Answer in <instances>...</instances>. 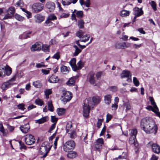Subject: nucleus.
I'll use <instances>...</instances> for the list:
<instances>
[{
  "label": "nucleus",
  "mask_w": 160,
  "mask_h": 160,
  "mask_svg": "<svg viewBox=\"0 0 160 160\" xmlns=\"http://www.w3.org/2000/svg\"><path fill=\"white\" fill-rule=\"evenodd\" d=\"M141 127L147 134L154 133L155 134L157 132L158 126L151 118H146L142 119L141 121Z\"/></svg>",
  "instance_id": "1"
},
{
  "label": "nucleus",
  "mask_w": 160,
  "mask_h": 160,
  "mask_svg": "<svg viewBox=\"0 0 160 160\" xmlns=\"http://www.w3.org/2000/svg\"><path fill=\"white\" fill-rule=\"evenodd\" d=\"M48 143L46 142H44L41 147L39 150V153L43 155L42 157L45 158L47 155L48 153L50 150L51 147L48 145Z\"/></svg>",
  "instance_id": "2"
},
{
  "label": "nucleus",
  "mask_w": 160,
  "mask_h": 160,
  "mask_svg": "<svg viewBox=\"0 0 160 160\" xmlns=\"http://www.w3.org/2000/svg\"><path fill=\"white\" fill-rule=\"evenodd\" d=\"M75 144L73 140H70L66 142L63 145V150L68 152L72 150L75 147Z\"/></svg>",
  "instance_id": "3"
},
{
  "label": "nucleus",
  "mask_w": 160,
  "mask_h": 160,
  "mask_svg": "<svg viewBox=\"0 0 160 160\" xmlns=\"http://www.w3.org/2000/svg\"><path fill=\"white\" fill-rule=\"evenodd\" d=\"M72 98V93L68 91H63L60 99L64 104L69 102Z\"/></svg>",
  "instance_id": "4"
},
{
  "label": "nucleus",
  "mask_w": 160,
  "mask_h": 160,
  "mask_svg": "<svg viewBox=\"0 0 160 160\" xmlns=\"http://www.w3.org/2000/svg\"><path fill=\"white\" fill-rule=\"evenodd\" d=\"M88 102V104L84 103L83 105V117L86 118L88 117L90 112V107L93 104L91 102H89V100H87Z\"/></svg>",
  "instance_id": "5"
},
{
  "label": "nucleus",
  "mask_w": 160,
  "mask_h": 160,
  "mask_svg": "<svg viewBox=\"0 0 160 160\" xmlns=\"http://www.w3.org/2000/svg\"><path fill=\"white\" fill-rule=\"evenodd\" d=\"M77 36L79 37L80 39L81 42H86L88 41L90 38V36L89 35H84L83 32L81 30H79L76 33Z\"/></svg>",
  "instance_id": "6"
},
{
  "label": "nucleus",
  "mask_w": 160,
  "mask_h": 160,
  "mask_svg": "<svg viewBox=\"0 0 160 160\" xmlns=\"http://www.w3.org/2000/svg\"><path fill=\"white\" fill-rule=\"evenodd\" d=\"M44 7L43 4L41 3H35L32 6V12L35 13H37L41 11Z\"/></svg>",
  "instance_id": "7"
},
{
  "label": "nucleus",
  "mask_w": 160,
  "mask_h": 160,
  "mask_svg": "<svg viewBox=\"0 0 160 160\" xmlns=\"http://www.w3.org/2000/svg\"><path fill=\"white\" fill-rule=\"evenodd\" d=\"M137 134V130L135 129H132L131 132V137H130L129 140V143L131 144H133L136 147H137L138 146V143L135 142L136 136Z\"/></svg>",
  "instance_id": "8"
},
{
  "label": "nucleus",
  "mask_w": 160,
  "mask_h": 160,
  "mask_svg": "<svg viewBox=\"0 0 160 160\" xmlns=\"http://www.w3.org/2000/svg\"><path fill=\"white\" fill-rule=\"evenodd\" d=\"M15 77H13L8 81L4 82L2 85V90H5L10 87L13 85V82L15 81Z\"/></svg>",
  "instance_id": "9"
},
{
  "label": "nucleus",
  "mask_w": 160,
  "mask_h": 160,
  "mask_svg": "<svg viewBox=\"0 0 160 160\" xmlns=\"http://www.w3.org/2000/svg\"><path fill=\"white\" fill-rule=\"evenodd\" d=\"M149 100L151 102V104L153 106V108L151 106L148 105L146 107V109L148 110H151L154 112H155L157 110H158V108L156 105L154 100L152 97H149Z\"/></svg>",
  "instance_id": "10"
},
{
  "label": "nucleus",
  "mask_w": 160,
  "mask_h": 160,
  "mask_svg": "<svg viewBox=\"0 0 160 160\" xmlns=\"http://www.w3.org/2000/svg\"><path fill=\"white\" fill-rule=\"evenodd\" d=\"M131 76L130 72L127 70L123 71L121 74V78H127V81L128 82H130L132 81Z\"/></svg>",
  "instance_id": "11"
},
{
  "label": "nucleus",
  "mask_w": 160,
  "mask_h": 160,
  "mask_svg": "<svg viewBox=\"0 0 160 160\" xmlns=\"http://www.w3.org/2000/svg\"><path fill=\"white\" fill-rule=\"evenodd\" d=\"M25 141L27 144L31 145L35 142V139L33 136L29 134L27 135V137L25 138Z\"/></svg>",
  "instance_id": "12"
},
{
  "label": "nucleus",
  "mask_w": 160,
  "mask_h": 160,
  "mask_svg": "<svg viewBox=\"0 0 160 160\" xmlns=\"http://www.w3.org/2000/svg\"><path fill=\"white\" fill-rule=\"evenodd\" d=\"M131 44L128 42H118L116 44V47L119 49H124L130 47Z\"/></svg>",
  "instance_id": "13"
},
{
  "label": "nucleus",
  "mask_w": 160,
  "mask_h": 160,
  "mask_svg": "<svg viewBox=\"0 0 160 160\" xmlns=\"http://www.w3.org/2000/svg\"><path fill=\"white\" fill-rule=\"evenodd\" d=\"M79 76L78 75L71 77L67 82V84L69 86H74L75 84V80Z\"/></svg>",
  "instance_id": "14"
},
{
  "label": "nucleus",
  "mask_w": 160,
  "mask_h": 160,
  "mask_svg": "<svg viewBox=\"0 0 160 160\" xmlns=\"http://www.w3.org/2000/svg\"><path fill=\"white\" fill-rule=\"evenodd\" d=\"M103 143V139L102 138H99L97 139L96 144L95 145V148L98 150L102 149V145Z\"/></svg>",
  "instance_id": "15"
},
{
  "label": "nucleus",
  "mask_w": 160,
  "mask_h": 160,
  "mask_svg": "<svg viewBox=\"0 0 160 160\" xmlns=\"http://www.w3.org/2000/svg\"><path fill=\"white\" fill-rule=\"evenodd\" d=\"M46 6L50 12H52L54 11L55 8L54 3L52 2H47Z\"/></svg>",
  "instance_id": "16"
},
{
  "label": "nucleus",
  "mask_w": 160,
  "mask_h": 160,
  "mask_svg": "<svg viewBox=\"0 0 160 160\" xmlns=\"http://www.w3.org/2000/svg\"><path fill=\"white\" fill-rule=\"evenodd\" d=\"M133 14L135 16L138 17L143 14V12L142 8L139 9L138 7H136L133 9Z\"/></svg>",
  "instance_id": "17"
},
{
  "label": "nucleus",
  "mask_w": 160,
  "mask_h": 160,
  "mask_svg": "<svg viewBox=\"0 0 160 160\" xmlns=\"http://www.w3.org/2000/svg\"><path fill=\"white\" fill-rule=\"evenodd\" d=\"M42 44L39 42H36L32 45L31 48L32 51L34 52L36 51H39L41 49Z\"/></svg>",
  "instance_id": "18"
},
{
  "label": "nucleus",
  "mask_w": 160,
  "mask_h": 160,
  "mask_svg": "<svg viewBox=\"0 0 160 160\" xmlns=\"http://www.w3.org/2000/svg\"><path fill=\"white\" fill-rule=\"evenodd\" d=\"M89 81L91 84L94 85L95 84L96 81L94 77V73L92 71L90 72L88 74Z\"/></svg>",
  "instance_id": "19"
},
{
  "label": "nucleus",
  "mask_w": 160,
  "mask_h": 160,
  "mask_svg": "<svg viewBox=\"0 0 160 160\" xmlns=\"http://www.w3.org/2000/svg\"><path fill=\"white\" fill-rule=\"evenodd\" d=\"M151 147L153 152L158 154L160 153V147L158 144L153 143Z\"/></svg>",
  "instance_id": "20"
},
{
  "label": "nucleus",
  "mask_w": 160,
  "mask_h": 160,
  "mask_svg": "<svg viewBox=\"0 0 160 160\" xmlns=\"http://www.w3.org/2000/svg\"><path fill=\"white\" fill-rule=\"evenodd\" d=\"M20 128L21 131L23 133H26L29 131L30 127L29 124L28 123H27L24 125L21 126Z\"/></svg>",
  "instance_id": "21"
},
{
  "label": "nucleus",
  "mask_w": 160,
  "mask_h": 160,
  "mask_svg": "<svg viewBox=\"0 0 160 160\" xmlns=\"http://www.w3.org/2000/svg\"><path fill=\"white\" fill-rule=\"evenodd\" d=\"M35 20L36 22L40 23L44 19V17L40 14H37L35 16Z\"/></svg>",
  "instance_id": "22"
},
{
  "label": "nucleus",
  "mask_w": 160,
  "mask_h": 160,
  "mask_svg": "<svg viewBox=\"0 0 160 160\" xmlns=\"http://www.w3.org/2000/svg\"><path fill=\"white\" fill-rule=\"evenodd\" d=\"M76 59L75 58L72 59L69 62V64L73 71H75L77 70V66L76 63Z\"/></svg>",
  "instance_id": "23"
},
{
  "label": "nucleus",
  "mask_w": 160,
  "mask_h": 160,
  "mask_svg": "<svg viewBox=\"0 0 160 160\" xmlns=\"http://www.w3.org/2000/svg\"><path fill=\"white\" fill-rule=\"evenodd\" d=\"M112 95L111 94H107L104 97V100L106 104L109 105L111 103Z\"/></svg>",
  "instance_id": "24"
},
{
  "label": "nucleus",
  "mask_w": 160,
  "mask_h": 160,
  "mask_svg": "<svg viewBox=\"0 0 160 160\" xmlns=\"http://www.w3.org/2000/svg\"><path fill=\"white\" fill-rule=\"evenodd\" d=\"M101 99V98L99 96L93 97L92 98V100L93 105H96L100 103Z\"/></svg>",
  "instance_id": "25"
},
{
  "label": "nucleus",
  "mask_w": 160,
  "mask_h": 160,
  "mask_svg": "<svg viewBox=\"0 0 160 160\" xmlns=\"http://www.w3.org/2000/svg\"><path fill=\"white\" fill-rule=\"evenodd\" d=\"M32 33V31H29L28 32H24L23 34L20 35L19 38L20 39H26L28 38H30V37L29 35Z\"/></svg>",
  "instance_id": "26"
},
{
  "label": "nucleus",
  "mask_w": 160,
  "mask_h": 160,
  "mask_svg": "<svg viewBox=\"0 0 160 160\" xmlns=\"http://www.w3.org/2000/svg\"><path fill=\"white\" fill-rule=\"evenodd\" d=\"M59 80V79L57 76L52 75L48 81L50 83H54L57 82Z\"/></svg>",
  "instance_id": "27"
},
{
  "label": "nucleus",
  "mask_w": 160,
  "mask_h": 160,
  "mask_svg": "<svg viewBox=\"0 0 160 160\" xmlns=\"http://www.w3.org/2000/svg\"><path fill=\"white\" fill-rule=\"evenodd\" d=\"M79 3L82 6L83 5L87 7H90V0H87L85 2L84 0H79Z\"/></svg>",
  "instance_id": "28"
},
{
  "label": "nucleus",
  "mask_w": 160,
  "mask_h": 160,
  "mask_svg": "<svg viewBox=\"0 0 160 160\" xmlns=\"http://www.w3.org/2000/svg\"><path fill=\"white\" fill-rule=\"evenodd\" d=\"M70 69V68L69 67H67L64 65H62L60 67L61 72L63 74L66 73V72H68Z\"/></svg>",
  "instance_id": "29"
},
{
  "label": "nucleus",
  "mask_w": 160,
  "mask_h": 160,
  "mask_svg": "<svg viewBox=\"0 0 160 160\" xmlns=\"http://www.w3.org/2000/svg\"><path fill=\"white\" fill-rule=\"evenodd\" d=\"M4 75H6L7 76L9 75L12 72L11 68L8 66H7L4 67Z\"/></svg>",
  "instance_id": "30"
},
{
  "label": "nucleus",
  "mask_w": 160,
  "mask_h": 160,
  "mask_svg": "<svg viewBox=\"0 0 160 160\" xmlns=\"http://www.w3.org/2000/svg\"><path fill=\"white\" fill-rule=\"evenodd\" d=\"M130 11L125 10H123L120 12V14L122 17H125L129 15Z\"/></svg>",
  "instance_id": "31"
},
{
  "label": "nucleus",
  "mask_w": 160,
  "mask_h": 160,
  "mask_svg": "<svg viewBox=\"0 0 160 160\" xmlns=\"http://www.w3.org/2000/svg\"><path fill=\"white\" fill-rule=\"evenodd\" d=\"M47 119V117H43L40 119L35 120V122L36 123L41 124L46 122L48 120Z\"/></svg>",
  "instance_id": "32"
},
{
  "label": "nucleus",
  "mask_w": 160,
  "mask_h": 160,
  "mask_svg": "<svg viewBox=\"0 0 160 160\" xmlns=\"http://www.w3.org/2000/svg\"><path fill=\"white\" fill-rule=\"evenodd\" d=\"M15 12V8L13 7H10L7 11V12L13 16Z\"/></svg>",
  "instance_id": "33"
},
{
  "label": "nucleus",
  "mask_w": 160,
  "mask_h": 160,
  "mask_svg": "<svg viewBox=\"0 0 160 160\" xmlns=\"http://www.w3.org/2000/svg\"><path fill=\"white\" fill-rule=\"evenodd\" d=\"M77 156V154L75 152L73 151L68 153L67 154V157L70 158H75Z\"/></svg>",
  "instance_id": "34"
},
{
  "label": "nucleus",
  "mask_w": 160,
  "mask_h": 160,
  "mask_svg": "<svg viewBox=\"0 0 160 160\" xmlns=\"http://www.w3.org/2000/svg\"><path fill=\"white\" fill-rule=\"evenodd\" d=\"M73 47L75 49V51L73 53V55L74 56H77L81 52L82 50L79 49L76 45H74Z\"/></svg>",
  "instance_id": "35"
},
{
  "label": "nucleus",
  "mask_w": 160,
  "mask_h": 160,
  "mask_svg": "<svg viewBox=\"0 0 160 160\" xmlns=\"http://www.w3.org/2000/svg\"><path fill=\"white\" fill-rule=\"evenodd\" d=\"M33 85L36 88H40L42 86V84L39 80H37L33 82Z\"/></svg>",
  "instance_id": "36"
},
{
  "label": "nucleus",
  "mask_w": 160,
  "mask_h": 160,
  "mask_svg": "<svg viewBox=\"0 0 160 160\" xmlns=\"http://www.w3.org/2000/svg\"><path fill=\"white\" fill-rule=\"evenodd\" d=\"M34 103L36 105L40 106H41L44 104V102L42 100L39 98H38L37 99H36Z\"/></svg>",
  "instance_id": "37"
},
{
  "label": "nucleus",
  "mask_w": 160,
  "mask_h": 160,
  "mask_svg": "<svg viewBox=\"0 0 160 160\" xmlns=\"http://www.w3.org/2000/svg\"><path fill=\"white\" fill-rule=\"evenodd\" d=\"M65 109L63 108H59L57 110V113L59 116L63 115L65 113Z\"/></svg>",
  "instance_id": "38"
},
{
  "label": "nucleus",
  "mask_w": 160,
  "mask_h": 160,
  "mask_svg": "<svg viewBox=\"0 0 160 160\" xmlns=\"http://www.w3.org/2000/svg\"><path fill=\"white\" fill-rule=\"evenodd\" d=\"M48 110L51 112H53L54 110V107L53 106L52 102L49 101L48 102Z\"/></svg>",
  "instance_id": "39"
},
{
  "label": "nucleus",
  "mask_w": 160,
  "mask_h": 160,
  "mask_svg": "<svg viewBox=\"0 0 160 160\" xmlns=\"http://www.w3.org/2000/svg\"><path fill=\"white\" fill-rule=\"evenodd\" d=\"M21 9H22V11L25 12L26 13L25 14L28 18H29L31 17V13L30 12L28 11L24 8H21Z\"/></svg>",
  "instance_id": "40"
},
{
  "label": "nucleus",
  "mask_w": 160,
  "mask_h": 160,
  "mask_svg": "<svg viewBox=\"0 0 160 160\" xmlns=\"http://www.w3.org/2000/svg\"><path fill=\"white\" fill-rule=\"evenodd\" d=\"M44 92L45 95L46 96V98L47 99H48L49 98V96L52 93V91L51 89H46Z\"/></svg>",
  "instance_id": "41"
},
{
  "label": "nucleus",
  "mask_w": 160,
  "mask_h": 160,
  "mask_svg": "<svg viewBox=\"0 0 160 160\" xmlns=\"http://www.w3.org/2000/svg\"><path fill=\"white\" fill-rule=\"evenodd\" d=\"M84 22L82 19H80L78 21V26L79 28H84Z\"/></svg>",
  "instance_id": "42"
},
{
  "label": "nucleus",
  "mask_w": 160,
  "mask_h": 160,
  "mask_svg": "<svg viewBox=\"0 0 160 160\" xmlns=\"http://www.w3.org/2000/svg\"><path fill=\"white\" fill-rule=\"evenodd\" d=\"M15 18L20 21H22L23 20L24 18L20 15L16 14L15 15Z\"/></svg>",
  "instance_id": "43"
},
{
  "label": "nucleus",
  "mask_w": 160,
  "mask_h": 160,
  "mask_svg": "<svg viewBox=\"0 0 160 160\" xmlns=\"http://www.w3.org/2000/svg\"><path fill=\"white\" fill-rule=\"evenodd\" d=\"M47 18L51 21H53L56 20L57 18L56 16H55L54 14H51L48 16Z\"/></svg>",
  "instance_id": "44"
},
{
  "label": "nucleus",
  "mask_w": 160,
  "mask_h": 160,
  "mask_svg": "<svg viewBox=\"0 0 160 160\" xmlns=\"http://www.w3.org/2000/svg\"><path fill=\"white\" fill-rule=\"evenodd\" d=\"M150 5H151L152 8L153 10L154 11H156L157 10V5L156 3L154 1H152L150 3Z\"/></svg>",
  "instance_id": "45"
},
{
  "label": "nucleus",
  "mask_w": 160,
  "mask_h": 160,
  "mask_svg": "<svg viewBox=\"0 0 160 160\" xmlns=\"http://www.w3.org/2000/svg\"><path fill=\"white\" fill-rule=\"evenodd\" d=\"M47 18V19L44 22V26H50L52 25L53 22Z\"/></svg>",
  "instance_id": "46"
},
{
  "label": "nucleus",
  "mask_w": 160,
  "mask_h": 160,
  "mask_svg": "<svg viewBox=\"0 0 160 160\" xmlns=\"http://www.w3.org/2000/svg\"><path fill=\"white\" fill-rule=\"evenodd\" d=\"M76 16L78 18H81L83 16V12L81 11H78L76 13Z\"/></svg>",
  "instance_id": "47"
},
{
  "label": "nucleus",
  "mask_w": 160,
  "mask_h": 160,
  "mask_svg": "<svg viewBox=\"0 0 160 160\" xmlns=\"http://www.w3.org/2000/svg\"><path fill=\"white\" fill-rule=\"evenodd\" d=\"M72 124L71 122H68L66 125V132L67 133H68L69 132L70 129L72 128Z\"/></svg>",
  "instance_id": "48"
},
{
  "label": "nucleus",
  "mask_w": 160,
  "mask_h": 160,
  "mask_svg": "<svg viewBox=\"0 0 160 160\" xmlns=\"http://www.w3.org/2000/svg\"><path fill=\"white\" fill-rule=\"evenodd\" d=\"M62 2L63 6L68 5L71 4L70 0H62Z\"/></svg>",
  "instance_id": "49"
},
{
  "label": "nucleus",
  "mask_w": 160,
  "mask_h": 160,
  "mask_svg": "<svg viewBox=\"0 0 160 160\" xmlns=\"http://www.w3.org/2000/svg\"><path fill=\"white\" fill-rule=\"evenodd\" d=\"M103 118L102 119H98V122L97 123V127L98 128H100L102 124V122L103 121Z\"/></svg>",
  "instance_id": "50"
},
{
  "label": "nucleus",
  "mask_w": 160,
  "mask_h": 160,
  "mask_svg": "<svg viewBox=\"0 0 160 160\" xmlns=\"http://www.w3.org/2000/svg\"><path fill=\"white\" fill-rule=\"evenodd\" d=\"M109 90L110 91L115 92L118 90V88L117 86H112L109 87Z\"/></svg>",
  "instance_id": "51"
},
{
  "label": "nucleus",
  "mask_w": 160,
  "mask_h": 160,
  "mask_svg": "<svg viewBox=\"0 0 160 160\" xmlns=\"http://www.w3.org/2000/svg\"><path fill=\"white\" fill-rule=\"evenodd\" d=\"M77 70L81 69V68L83 66V64L81 60H80L78 63Z\"/></svg>",
  "instance_id": "52"
},
{
  "label": "nucleus",
  "mask_w": 160,
  "mask_h": 160,
  "mask_svg": "<svg viewBox=\"0 0 160 160\" xmlns=\"http://www.w3.org/2000/svg\"><path fill=\"white\" fill-rule=\"evenodd\" d=\"M24 106L25 105L23 103L19 104L17 105L18 109L22 111H24L25 110Z\"/></svg>",
  "instance_id": "53"
},
{
  "label": "nucleus",
  "mask_w": 160,
  "mask_h": 160,
  "mask_svg": "<svg viewBox=\"0 0 160 160\" xmlns=\"http://www.w3.org/2000/svg\"><path fill=\"white\" fill-rule=\"evenodd\" d=\"M69 15V14L68 13H63L61 14L59 16V18L60 19L61 18H66L68 17Z\"/></svg>",
  "instance_id": "54"
},
{
  "label": "nucleus",
  "mask_w": 160,
  "mask_h": 160,
  "mask_svg": "<svg viewBox=\"0 0 160 160\" xmlns=\"http://www.w3.org/2000/svg\"><path fill=\"white\" fill-rule=\"evenodd\" d=\"M41 49L44 52L48 51L49 49V46L45 45H42V44Z\"/></svg>",
  "instance_id": "55"
},
{
  "label": "nucleus",
  "mask_w": 160,
  "mask_h": 160,
  "mask_svg": "<svg viewBox=\"0 0 160 160\" xmlns=\"http://www.w3.org/2000/svg\"><path fill=\"white\" fill-rule=\"evenodd\" d=\"M60 53L59 52H57L52 57V58L58 60L60 58Z\"/></svg>",
  "instance_id": "56"
},
{
  "label": "nucleus",
  "mask_w": 160,
  "mask_h": 160,
  "mask_svg": "<svg viewBox=\"0 0 160 160\" xmlns=\"http://www.w3.org/2000/svg\"><path fill=\"white\" fill-rule=\"evenodd\" d=\"M124 107L126 108V110H129L131 108V106L129 102H127L124 103Z\"/></svg>",
  "instance_id": "57"
},
{
  "label": "nucleus",
  "mask_w": 160,
  "mask_h": 160,
  "mask_svg": "<svg viewBox=\"0 0 160 160\" xmlns=\"http://www.w3.org/2000/svg\"><path fill=\"white\" fill-rule=\"evenodd\" d=\"M70 137L72 139L75 138L76 137V134L75 131L73 130L70 133Z\"/></svg>",
  "instance_id": "58"
},
{
  "label": "nucleus",
  "mask_w": 160,
  "mask_h": 160,
  "mask_svg": "<svg viewBox=\"0 0 160 160\" xmlns=\"http://www.w3.org/2000/svg\"><path fill=\"white\" fill-rule=\"evenodd\" d=\"M133 82L136 86L137 87L139 85V82L136 77L133 78Z\"/></svg>",
  "instance_id": "59"
},
{
  "label": "nucleus",
  "mask_w": 160,
  "mask_h": 160,
  "mask_svg": "<svg viewBox=\"0 0 160 160\" xmlns=\"http://www.w3.org/2000/svg\"><path fill=\"white\" fill-rule=\"evenodd\" d=\"M44 66L43 62H42L40 63H37L36 67L38 68H41Z\"/></svg>",
  "instance_id": "60"
},
{
  "label": "nucleus",
  "mask_w": 160,
  "mask_h": 160,
  "mask_svg": "<svg viewBox=\"0 0 160 160\" xmlns=\"http://www.w3.org/2000/svg\"><path fill=\"white\" fill-rule=\"evenodd\" d=\"M12 17V16L9 13H7L5 15L2 19L3 20L11 18Z\"/></svg>",
  "instance_id": "61"
},
{
  "label": "nucleus",
  "mask_w": 160,
  "mask_h": 160,
  "mask_svg": "<svg viewBox=\"0 0 160 160\" xmlns=\"http://www.w3.org/2000/svg\"><path fill=\"white\" fill-rule=\"evenodd\" d=\"M51 120L52 122L55 123V124H56V123L58 121V118H56L55 116H51Z\"/></svg>",
  "instance_id": "62"
},
{
  "label": "nucleus",
  "mask_w": 160,
  "mask_h": 160,
  "mask_svg": "<svg viewBox=\"0 0 160 160\" xmlns=\"http://www.w3.org/2000/svg\"><path fill=\"white\" fill-rule=\"evenodd\" d=\"M124 154L123 156L120 155L118 157L119 159H124L127 158V155L124 152H122V154Z\"/></svg>",
  "instance_id": "63"
},
{
  "label": "nucleus",
  "mask_w": 160,
  "mask_h": 160,
  "mask_svg": "<svg viewBox=\"0 0 160 160\" xmlns=\"http://www.w3.org/2000/svg\"><path fill=\"white\" fill-rule=\"evenodd\" d=\"M20 146V149H26V147L25 145L24 144L22 143L21 141H20L19 142Z\"/></svg>",
  "instance_id": "64"
}]
</instances>
